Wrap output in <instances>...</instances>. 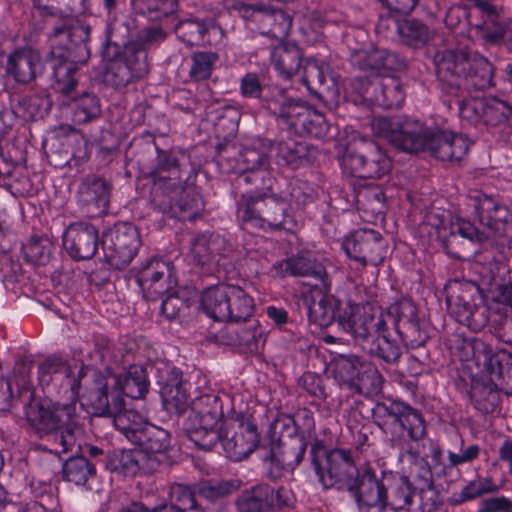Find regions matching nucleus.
I'll return each instance as SVG.
<instances>
[{"mask_svg":"<svg viewBox=\"0 0 512 512\" xmlns=\"http://www.w3.org/2000/svg\"><path fill=\"white\" fill-rule=\"evenodd\" d=\"M402 119L377 118L372 122V129L376 135L387 139L394 146V136L398 133L396 127Z\"/></svg>","mask_w":512,"mask_h":512,"instance_id":"0e129e2a","label":"nucleus"},{"mask_svg":"<svg viewBox=\"0 0 512 512\" xmlns=\"http://www.w3.org/2000/svg\"><path fill=\"white\" fill-rule=\"evenodd\" d=\"M241 487L242 481L237 478L205 481L196 484V493L199 498L215 501L238 491Z\"/></svg>","mask_w":512,"mask_h":512,"instance_id":"de8ad7c7","label":"nucleus"},{"mask_svg":"<svg viewBox=\"0 0 512 512\" xmlns=\"http://www.w3.org/2000/svg\"><path fill=\"white\" fill-rule=\"evenodd\" d=\"M222 418V404L217 395L203 393L195 397L186 427L190 440L202 450H211L220 441L218 424Z\"/></svg>","mask_w":512,"mask_h":512,"instance_id":"6e6552de","label":"nucleus"},{"mask_svg":"<svg viewBox=\"0 0 512 512\" xmlns=\"http://www.w3.org/2000/svg\"><path fill=\"white\" fill-rule=\"evenodd\" d=\"M56 85H58L56 83ZM77 86V84L75 85ZM57 89L67 98L71 100L74 121L77 124H83L91 121L92 119L98 117L101 112L100 102L97 96L94 94H90L87 92H83L80 96L74 97L73 92L76 87L73 88L69 95L64 94L57 86Z\"/></svg>","mask_w":512,"mask_h":512,"instance_id":"c03bdc74","label":"nucleus"},{"mask_svg":"<svg viewBox=\"0 0 512 512\" xmlns=\"http://www.w3.org/2000/svg\"><path fill=\"white\" fill-rule=\"evenodd\" d=\"M268 107L295 133L303 125V121L307 118L311 108V106L303 101L286 98L282 91L277 98L271 99L268 102Z\"/></svg>","mask_w":512,"mask_h":512,"instance_id":"2f4dec72","label":"nucleus"},{"mask_svg":"<svg viewBox=\"0 0 512 512\" xmlns=\"http://www.w3.org/2000/svg\"><path fill=\"white\" fill-rule=\"evenodd\" d=\"M321 450L322 448L317 447H313L311 450L313 467L320 485L324 489L337 483L345 484L348 487L357 472L350 453L346 450L334 449L325 453L324 460L320 461L317 454Z\"/></svg>","mask_w":512,"mask_h":512,"instance_id":"4468645a","label":"nucleus"},{"mask_svg":"<svg viewBox=\"0 0 512 512\" xmlns=\"http://www.w3.org/2000/svg\"><path fill=\"white\" fill-rule=\"evenodd\" d=\"M327 131L328 124L324 115L311 107L307 114V118L303 121V125L300 126L296 133L321 138L326 135Z\"/></svg>","mask_w":512,"mask_h":512,"instance_id":"680f3d73","label":"nucleus"},{"mask_svg":"<svg viewBox=\"0 0 512 512\" xmlns=\"http://www.w3.org/2000/svg\"><path fill=\"white\" fill-rule=\"evenodd\" d=\"M97 414L112 418L113 425L129 441L133 442V435L139 434L147 424L143 415L133 408H127L120 394L116 393L113 400L108 399L107 410H95Z\"/></svg>","mask_w":512,"mask_h":512,"instance_id":"a878e982","label":"nucleus"},{"mask_svg":"<svg viewBox=\"0 0 512 512\" xmlns=\"http://www.w3.org/2000/svg\"><path fill=\"white\" fill-rule=\"evenodd\" d=\"M201 305L210 318L230 323L246 322L254 311L253 299L241 287L230 284L207 288Z\"/></svg>","mask_w":512,"mask_h":512,"instance_id":"0eeeda50","label":"nucleus"},{"mask_svg":"<svg viewBox=\"0 0 512 512\" xmlns=\"http://www.w3.org/2000/svg\"><path fill=\"white\" fill-rule=\"evenodd\" d=\"M207 32H215L223 36V29L216 23L206 24L199 19H186L175 26V33L179 40L188 46H197L209 42L205 39Z\"/></svg>","mask_w":512,"mask_h":512,"instance_id":"58836bf2","label":"nucleus"},{"mask_svg":"<svg viewBox=\"0 0 512 512\" xmlns=\"http://www.w3.org/2000/svg\"><path fill=\"white\" fill-rule=\"evenodd\" d=\"M42 58L36 50L18 48L9 54L6 75L16 83L28 85L43 73Z\"/></svg>","mask_w":512,"mask_h":512,"instance_id":"393cba45","label":"nucleus"},{"mask_svg":"<svg viewBox=\"0 0 512 512\" xmlns=\"http://www.w3.org/2000/svg\"><path fill=\"white\" fill-rule=\"evenodd\" d=\"M389 313L395 317V326L403 340L412 344H419L423 341L417 307L410 299H401L389 308Z\"/></svg>","mask_w":512,"mask_h":512,"instance_id":"7c9ffc66","label":"nucleus"},{"mask_svg":"<svg viewBox=\"0 0 512 512\" xmlns=\"http://www.w3.org/2000/svg\"><path fill=\"white\" fill-rule=\"evenodd\" d=\"M480 447L476 444L465 448L461 453L448 452L450 467H457L462 464L471 463L479 457Z\"/></svg>","mask_w":512,"mask_h":512,"instance_id":"69168bd1","label":"nucleus"},{"mask_svg":"<svg viewBox=\"0 0 512 512\" xmlns=\"http://www.w3.org/2000/svg\"><path fill=\"white\" fill-rule=\"evenodd\" d=\"M140 246L139 232L130 223L115 224L102 238L104 256L107 262L116 269H122L129 265Z\"/></svg>","mask_w":512,"mask_h":512,"instance_id":"f8f14e48","label":"nucleus"},{"mask_svg":"<svg viewBox=\"0 0 512 512\" xmlns=\"http://www.w3.org/2000/svg\"><path fill=\"white\" fill-rule=\"evenodd\" d=\"M224 243V239L219 235L199 234L191 240L192 259L201 266L221 265L220 255Z\"/></svg>","mask_w":512,"mask_h":512,"instance_id":"72a5a7b5","label":"nucleus"},{"mask_svg":"<svg viewBox=\"0 0 512 512\" xmlns=\"http://www.w3.org/2000/svg\"><path fill=\"white\" fill-rule=\"evenodd\" d=\"M95 473L94 466L84 457H72L63 466V476L75 485H84Z\"/></svg>","mask_w":512,"mask_h":512,"instance_id":"603ef678","label":"nucleus"},{"mask_svg":"<svg viewBox=\"0 0 512 512\" xmlns=\"http://www.w3.org/2000/svg\"><path fill=\"white\" fill-rule=\"evenodd\" d=\"M174 195L170 204V210L174 217L181 220H193L203 210L202 198L195 187H181Z\"/></svg>","mask_w":512,"mask_h":512,"instance_id":"4c0bfd02","label":"nucleus"},{"mask_svg":"<svg viewBox=\"0 0 512 512\" xmlns=\"http://www.w3.org/2000/svg\"><path fill=\"white\" fill-rule=\"evenodd\" d=\"M148 390V380L142 366L132 365L123 374L103 375L95 370L85 376V392L82 397L94 410H107L108 399L119 393L132 399H139Z\"/></svg>","mask_w":512,"mask_h":512,"instance_id":"7ed1b4c3","label":"nucleus"},{"mask_svg":"<svg viewBox=\"0 0 512 512\" xmlns=\"http://www.w3.org/2000/svg\"><path fill=\"white\" fill-rule=\"evenodd\" d=\"M287 208L288 201L284 197L263 193L249 196L247 203L239 206L238 216L253 227L289 230L292 219Z\"/></svg>","mask_w":512,"mask_h":512,"instance_id":"1a4fd4ad","label":"nucleus"},{"mask_svg":"<svg viewBox=\"0 0 512 512\" xmlns=\"http://www.w3.org/2000/svg\"><path fill=\"white\" fill-rule=\"evenodd\" d=\"M473 201L480 222L488 227L496 225L502 207L492 197L482 193L475 195Z\"/></svg>","mask_w":512,"mask_h":512,"instance_id":"6e6d98bb","label":"nucleus"},{"mask_svg":"<svg viewBox=\"0 0 512 512\" xmlns=\"http://www.w3.org/2000/svg\"><path fill=\"white\" fill-rule=\"evenodd\" d=\"M26 418L40 437H46L52 442L50 450L54 453H66L76 444V435L80 429L74 403L34 400L26 407Z\"/></svg>","mask_w":512,"mask_h":512,"instance_id":"f03ea898","label":"nucleus"},{"mask_svg":"<svg viewBox=\"0 0 512 512\" xmlns=\"http://www.w3.org/2000/svg\"><path fill=\"white\" fill-rule=\"evenodd\" d=\"M122 55L111 62L106 78L115 87H125L143 78L149 71L147 52L136 49L132 43H125Z\"/></svg>","mask_w":512,"mask_h":512,"instance_id":"6ab92c4d","label":"nucleus"},{"mask_svg":"<svg viewBox=\"0 0 512 512\" xmlns=\"http://www.w3.org/2000/svg\"><path fill=\"white\" fill-rule=\"evenodd\" d=\"M220 440L228 458L235 462L247 458L259 443L257 428L250 421L240 422L230 436Z\"/></svg>","mask_w":512,"mask_h":512,"instance_id":"cd10ccee","label":"nucleus"},{"mask_svg":"<svg viewBox=\"0 0 512 512\" xmlns=\"http://www.w3.org/2000/svg\"><path fill=\"white\" fill-rule=\"evenodd\" d=\"M267 14L270 20L265 21V29L268 30L267 35H271L276 38L285 37L291 27V19L288 15L280 10L268 7Z\"/></svg>","mask_w":512,"mask_h":512,"instance_id":"052dcab7","label":"nucleus"},{"mask_svg":"<svg viewBox=\"0 0 512 512\" xmlns=\"http://www.w3.org/2000/svg\"><path fill=\"white\" fill-rule=\"evenodd\" d=\"M435 64L439 80L456 89L483 86L493 75L492 64L477 53L447 50L435 56Z\"/></svg>","mask_w":512,"mask_h":512,"instance_id":"423d86ee","label":"nucleus"},{"mask_svg":"<svg viewBox=\"0 0 512 512\" xmlns=\"http://www.w3.org/2000/svg\"><path fill=\"white\" fill-rule=\"evenodd\" d=\"M306 443L296 440L282 444L277 452H273L272 461L286 471H293L303 460Z\"/></svg>","mask_w":512,"mask_h":512,"instance_id":"09e8293b","label":"nucleus"},{"mask_svg":"<svg viewBox=\"0 0 512 512\" xmlns=\"http://www.w3.org/2000/svg\"><path fill=\"white\" fill-rule=\"evenodd\" d=\"M161 394L168 410L183 413L188 407L191 408V402L187 393V383L177 377L169 380L165 384Z\"/></svg>","mask_w":512,"mask_h":512,"instance_id":"49530a36","label":"nucleus"},{"mask_svg":"<svg viewBox=\"0 0 512 512\" xmlns=\"http://www.w3.org/2000/svg\"><path fill=\"white\" fill-rule=\"evenodd\" d=\"M396 127L394 146L407 153L429 151L442 161H460L469 149L464 136L432 129L415 119L403 118Z\"/></svg>","mask_w":512,"mask_h":512,"instance_id":"f257e3e1","label":"nucleus"},{"mask_svg":"<svg viewBox=\"0 0 512 512\" xmlns=\"http://www.w3.org/2000/svg\"><path fill=\"white\" fill-rule=\"evenodd\" d=\"M218 61L219 55L216 52L200 51L193 53L189 76L195 81L208 79Z\"/></svg>","mask_w":512,"mask_h":512,"instance_id":"5fc2aeb1","label":"nucleus"},{"mask_svg":"<svg viewBox=\"0 0 512 512\" xmlns=\"http://www.w3.org/2000/svg\"><path fill=\"white\" fill-rule=\"evenodd\" d=\"M385 473L378 476L372 469L366 468L360 474L359 480H353L348 485L360 512H385L387 491H385Z\"/></svg>","mask_w":512,"mask_h":512,"instance_id":"a211bd4d","label":"nucleus"},{"mask_svg":"<svg viewBox=\"0 0 512 512\" xmlns=\"http://www.w3.org/2000/svg\"><path fill=\"white\" fill-rule=\"evenodd\" d=\"M352 63L374 78L387 75L386 72L398 70L403 66V62L396 54L379 48L355 51L352 54Z\"/></svg>","mask_w":512,"mask_h":512,"instance_id":"bb28decb","label":"nucleus"},{"mask_svg":"<svg viewBox=\"0 0 512 512\" xmlns=\"http://www.w3.org/2000/svg\"><path fill=\"white\" fill-rule=\"evenodd\" d=\"M398 34L403 42L413 47L424 45L429 38L427 27L416 20L402 22Z\"/></svg>","mask_w":512,"mask_h":512,"instance_id":"bf43d9fd","label":"nucleus"},{"mask_svg":"<svg viewBox=\"0 0 512 512\" xmlns=\"http://www.w3.org/2000/svg\"><path fill=\"white\" fill-rule=\"evenodd\" d=\"M53 37L61 43L63 39H67L64 52L52 53L55 57L61 59L59 63H55L53 67V75L59 89L69 95L76 85L74 74L78 69V65L85 64L89 57L90 51L88 41L90 38V28L82 23L75 22L69 26L63 25L55 27Z\"/></svg>","mask_w":512,"mask_h":512,"instance_id":"39448f33","label":"nucleus"},{"mask_svg":"<svg viewBox=\"0 0 512 512\" xmlns=\"http://www.w3.org/2000/svg\"><path fill=\"white\" fill-rule=\"evenodd\" d=\"M456 102L460 117L469 123L512 128V106L498 98L467 99L459 96Z\"/></svg>","mask_w":512,"mask_h":512,"instance_id":"9b49d317","label":"nucleus"},{"mask_svg":"<svg viewBox=\"0 0 512 512\" xmlns=\"http://www.w3.org/2000/svg\"><path fill=\"white\" fill-rule=\"evenodd\" d=\"M131 7L149 21H162L176 12L178 0H131Z\"/></svg>","mask_w":512,"mask_h":512,"instance_id":"a18cd8bd","label":"nucleus"},{"mask_svg":"<svg viewBox=\"0 0 512 512\" xmlns=\"http://www.w3.org/2000/svg\"><path fill=\"white\" fill-rule=\"evenodd\" d=\"M363 348L370 354L376 355L387 363L396 362L401 355L400 347L395 341L387 337L385 331L377 334L369 344H366Z\"/></svg>","mask_w":512,"mask_h":512,"instance_id":"864d4df0","label":"nucleus"},{"mask_svg":"<svg viewBox=\"0 0 512 512\" xmlns=\"http://www.w3.org/2000/svg\"><path fill=\"white\" fill-rule=\"evenodd\" d=\"M111 470L125 475L150 473L157 469L159 460L139 448L115 452L109 462Z\"/></svg>","mask_w":512,"mask_h":512,"instance_id":"c756f323","label":"nucleus"},{"mask_svg":"<svg viewBox=\"0 0 512 512\" xmlns=\"http://www.w3.org/2000/svg\"><path fill=\"white\" fill-rule=\"evenodd\" d=\"M132 437V443L138 445L145 454L156 457L159 461V456L170 447L168 431L150 423H147L139 434H134Z\"/></svg>","mask_w":512,"mask_h":512,"instance_id":"c9c22d12","label":"nucleus"},{"mask_svg":"<svg viewBox=\"0 0 512 512\" xmlns=\"http://www.w3.org/2000/svg\"><path fill=\"white\" fill-rule=\"evenodd\" d=\"M301 52L295 45H279L271 54L276 71L285 79L294 76L301 67Z\"/></svg>","mask_w":512,"mask_h":512,"instance_id":"37998d69","label":"nucleus"},{"mask_svg":"<svg viewBox=\"0 0 512 512\" xmlns=\"http://www.w3.org/2000/svg\"><path fill=\"white\" fill-rule=\"evenodd\" d=\"M453 220L454 217L450 212L434 209L427 215L421 229L427 231L430 237L445 242L450 237V223H453Z\"/></svg>","mask_w":512,"mask_h":512,"instance_id":"8fccbe9b","label":"nucleus"},{"mask_svg":"<svg viewBox=\"0 0 512 512\" xmlns=\"http://www.w3.org/2000/svg\"><path fill=\"white\" fill-rule=\"evenodd\" d=\"M342 166L360 178H381L390 172L392 161L377 142L362 138L344 155Z\"/></svg>","mask_w":512,"mask_h":512,"instance_id":"9d476101","label":"nucleus"},{"mask_svg":"<svg viewBox=\"0 0 512 512\" xmlns=\"http://www.w3.org/2000/svg\"><path fill=\"white\" fill-rule=\"evenodd\" d=\"M339 326L359 341L363 347L386 331V320L379 308L371 305L349 306L338 318Z\"/></svg>","mask_w":512,"mask_h":512,"instance_id":"ddd939ff","label":"nucleus"},{"mask_svg":"<svg viewBox=\"0 0 512 512\" xmlns=\"http://www.w3.org/2000/svg\"><path fill=\"white\" fill-rule=\"evenodd\" d=\"M267 5L262 2L235 1L231 4V11L237 13L246 24V27L260 34H268L265 29V21L270 20L267 14Z\"/></svg>","mask_w":512,"mask_h":512,"instance_id":"79ce46f5","label":"nucleus"},{"mask_svg":"<svg viewBox=\"0 0 512 512\" xmlns=\"http://www.w3.org/2000/svg\"><path fill=\"white\" fill-rule=\"evenodd\" d=\"M269 143L268 140H257L253 147L245 148L240 154L239 163L242 165L243 172H255V176L259 174L256 172L259 169L267 168L269 166V152L268 148L264 149L261 144Z\"/></svg>","mask_w":512,"mask_h":512,"instance_id":"3c124183","label":"nucleus"},{"mask_svg":"<svg viewBox=\"0 0 512 512\" xmlns=\"http://www.w3.org/2000/svg\"><path fill=\"white\" fill-rule=\"evenodd\" d=\"M189 308V301L178 294L168 295L162 302L161 311L169 319L176 318Z\"/></svg>","mask_w":512,"mask_h":512,"instance_id":"e2e57ef3","label":"nucleus"},{"mask_svg":"<svg viewBox=\"0 0 512 512\" xmlns=\"http://www.w3.org/2000/svg\"><path fill=\"white\" fill-rule=\"evenodd\" d=\"M92 369H83L79 372V379L77 382L70 378L69 366L59 357H49L42 362L38 369L39 380L42 385H49L53 381L66 380L67 385L71 389V393L74 396L80 394V390L83 389L81 395L85 392V376H90Z\"/></svg>","mask_w":512,"mask_h":512,"instance_id":"c85d7f7f","label":"nucleus"},{"mask_svg":"<svg viewBox=\"0 0 512 512\" xmlns=\"http://www.w3.org/2000/svg\"><path fill=\"white\" fill-rule=\"evenodd\" d=\"M306 297L305 302L308 309V318L310 322L319 327H328L335 319L336 311L339 309L340 302L329 291Z\"/></svg>","mask_w":512,"mask_h":512,"instance_id":"f704fd0d","label":"nucleus"},{"mask_svg":"<svg viewBox=\"0 0 512 512\" xmlns=\"http://www.w3.org/2000/svg\"><path fill=\"white\" fill-rule=\"evenodd\" d=\"M334 375L340 385H346L358 393L363 390L377 391L382 383V376L378 370L371 363L362 361L356 356L337 360Z\"/></svg>","mask_w":512,"mask_h":512,"instance_id":"2eb2a0df","label":"nucleus"},{"mask_svg":"<svg viewBox=\"0 0 512 512\" xmlns=\"http://www.w3.org/2000/svg\"><path fill=\"white\" fill-rule=\"evenodd\" d=\"M112 35L119 39L122 44L132 43L136 49L157 47L167 38V30L162 24L147 26L137 31L135 20L122 18L111 24Z\"/></svg>","mask_w":512,"mask_h":512,"instance_id":"aec40b11","label":"nucleus"},{"mask_svg":"<svg viewBox=\"0 0 512 512\" xmlns=\"http://www.w3.org/2000/svg\"><path fill=\"white\" fill-rule=\"evenodd\" d=\"M261 146L264 149L268 148L270 159L279 167L296 168L306 156V146L292 139L274 143L269 141V143H262Z\"/></svg>","mask_w":512,"mask_h":512,"instance_id":"e433bc0d","label":"nucleus"},{"mask_svg":"<svg viewBox=\"0 0 512 512\" xmlns=\"http://www.w3.org/2000/svg\"><path fill=\"white\" fill-rule=\"evenodd\" d=\"M110 184L101 177H87L79 185L77 203L88 217H100L108 212Z\"/></svg>","mask_w":512,"mask_h":512,"instance_id":"412c9836","label":"nucleus"},{"mask_svg":"<svg viewBox=\"0 0 512 512\" xmlns=\"http://www.w3.org/2000/svg\"><path fill=\"white\" fill-rule=\"evenodd\" d=\"M155 187L163 190L164 193H175L180 190L181 171L176 158L166 152L158 155L157 165L152 172Z\"/></svg>","mask_w":512,"mask_h":512,"instance_id":"473e14b6","label":"nucleus"},{"mask_svg":"<svg viewBox=\"0 0 512 512\" xmlns=\"http://www.w3.org/2000/svg\"><path fill=\"white\" fill-rule=\"evenodd\" d=\"M0 505L4 512H46V508L36 501L29 503H14L7 501L6 499H0Z\"/></svg>","mask_w":512,"mask_h":512,"instance_id":"338daca9","label":"nucleus"},{"mask_svg":"<svg viewBox=\"0 0 512 512\" xmlns=\"http://www.w3.org/2000/svg\"><path fill=\"white\" fill-rule=\"evenodd\" d=\"M364 102L385 109L399 108L404 102V92L399 79L384 75L372 80L359 78L353 82Z\"/></svg>","mask_w":512,"mask_h":512,"instance_id":"f3484780","label":"nucleus"},{"mask_svg":"<svg viewBox=\"0 0 512 512\" xmlns=\"http://www.w3.org/2000/svg\"><path fill=\"white\" fill-rule=\"evenodd\" d=\"M198 493H196V484L193 487L185 486L183 484H175L171 487L170 509H175L178 512L194 509L197 504Z\"/></svg>","mask_w":512,"mask_h":512,"instance_id":"13d9d810","label":"nucleus"},{"mask_svg":"<svg viewBox=\"0 0 512 512\" xmlns=\"http://www.w3.org/2000/svg\"><path fill=\"white\" fill-rule=\"evenodd\" d=\"M52 244L47 238L31 237L22 246L25 259L33 264L44 265L48 262Z\"/></svg>","mask_w":512,"mask_h":512,"instance_id":"4d7b16f0","label":"nucleus"},{"mask_svg":"<svg viewBox=\"0 0 512 512\" xmlns=\"http://www.w3.org/2000/svg\"><path fill=\"white\" fill-rule=\"evenodd\" d=\"M98 239L95 226L78 222L66 229L63 235V246L75 260L90 259L98 249Z\"/></svg>","mask_w":512,"mask_h":512,"instance_id":"b1692460","label":"nucleus"},{"mask_svg":"<svg viewBox=\"0 0 512 512\" xmlns=\"http://www.w3.org/2000/svg\"><path fill=\"white\" fill-rule=\"evenodd\" d=\"M385 486V491H387L385 508L390 507L393 510H402L411 505L412 488L407 478L394 474L391 471H386Z\"/></svg>","mask_w":512,"mask_h":512,"instance_id":"ea45409f","label":"nucleus"},{"mask_svg":"<svg viewBox=\"0 0 512 512\" xmlns=\"http://www.w3.org/2000/svg\"><path fill=\"white\" fill-rule=\"evenodd\" d=\"M271 272L281 278L311 277L320 282L321 289L330 291L331 280L321 262H317L309 256L296 255L273 264Z\"/></svg>","mask_w":512,"mask_h":512,"instance_id":"4be33fe9","label":"nucleus"},{"mask_svg":"<svg viewBox=\"0 0 512 512\" xmlns=\"http://www.w3.org/2000/svg\"><path fill=\"white\" fill-rule=\"evenodd\" d=\"M481 512H512V502L505 497H494L482 502Z\"/></svg>","mask_w":512,"mask_h":512,"instance_id":"774afa93","label":"nucleus"},{"mask_svg":"<svg viewBox=\"0 0 512 512\" xmlns=\"http://www.w3.org/2000/svg\"><path fill=\"white\" fill-rule=\"evenodd\" d=\"M342 247L346 255L362 267L380 265L387 253L386 241L372 229L354 231L344 239Z\"/></svg>","mask_w":512,"mask_h":512,"instance_id":"dca6fc26","label":"nucleus"},{"mask_svg":"<svg viewBox=\"0 0 512 512\" xmlns=\"http://www.w3.org/2000/svg\"><path fill=\"white\" fill-rule=\"evenodd\" d=\"M137 283L148 300H156L176 285L169 264L156 259L141 268Z\"/></svg>","mask_w":512,"mask_h":512,"instance_id":"5701e85b","label":"nucleus"},{"mask_svg":"<svg viewBox=\"0 0 512 512\" xmlns=\"http://www.w3.org/2000/svg\"><path fill=\"white\" fill-rule=\"evenodd\" d=\"M273 488L259 484L247 489L237 498L239 512H269L272 510Z\"/></svg>","mask_w":512,"mask_h":512,"instance_id":"a19ab883","label":"nucleus"},{"mask_svg":"<svg viewBox=\"0 0 512 512\" xmlns=\"http://www.w3.org/2000/svg\"><path fill=\"white\" fill-rule=\"evenodd\" d=\"M374 416L391 445L400 450H408L410 442H418L426 436L422 413L402 401L388 400L376 404Z\"/></svg>","mask_w":512,"mask_h":512,"instance_id":"20e7f679","label":"nucleus"}]
</instances>
